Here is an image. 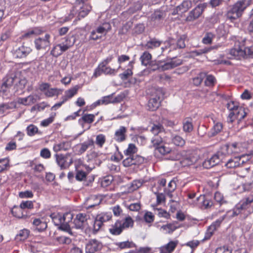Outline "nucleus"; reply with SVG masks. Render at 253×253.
<instances>
[{
    "label": "nucleus",
    "instance_id": "obj_1",
    "mask_svg": "<svg viewBox=\"0 0 253 253\" xmlns=\"http://www.w3.org/2000/svg\"><path fill=\"white\" fill-rule=\"evenodd\" d=\"M230 113L227 118L228 123H233L237 121V125L247 115L246 109L239 105V103L235 101H230L226 105Z\"/></svg>",
    "mask_w": 253,
    "mask_h": 253
},
{
    "label": "nucleus",
    "instance_id": "obj_2",
    "mask_svg": "<svg viewBox=\"0 0 253 253\" xmlns=\"http://www.w3.org/2000/svg\"><path fill=\"white\" fill-rule=\"evenodd\" d=\"M50 217L55 225L58 226L61 230L73 235L69 224L73 218V214L71 213L67 212L64 214L53 213L50 215Z\"/></svg>",
    "mask_w": 253,
    "mask_h": 253
},
{
    "label": "nucleus",
    "instance_id": "obj_3",
    "mask_svg": "<svg viewBox=\"0 0 253 253\" xmlns=\"http://www.w3.org/2000/svg\"><path fill=\"white\" fill-rule=\"evenodd\" d=\"M252 0H240L229 7L227 11V18L233 20L240 17L244 11L251 5Z\"/></svg>",
    "mask_w": 253,
    "mask_h": 253
},
{
    "label": "nucleus",
    "instance_id": "obj_4",
    "mask_svg": "<svg viewBox=\"0 0 253 253\" xmlns=\"http://www.w3.org/2000/svg\"><path fill=\"white\" fill-rule=\"evenodd\" d=\"M246 142H233L222 145L220 149L224 156L230 154H237L244 152L247 148Z\"/></svg>",
    "mask_w": 253,
    "mask_h": 253
},
{
    "label": "nucleus",
    "instance_id": "obj_5",
    "mask_svg": "<svg viewBox=\"0 0 253 253\" xmlns=\"http://www.w3.org/2000/svg\"><path fill=\"white\" fill-rule=\"evenodd\" d=\"M253 55V43L243 49L240 47L231 49L227 56L230 59H241L242 58H248Z\"/></svg>",
    "mask_w": 253,
    "mask_h": 253
},
{
    "label": "nucleus",
    "instance_id": "obj_6",
    "mask_svg": "<svg viewBox=\"0 0 253 253\" xmlns=\"http://www.w3.org/2000/svg\"><path fill=\"white\" fill-rule=\"evenodd\" d=\"M75 42V38L73 36L67 37L64 41L53 46L51 50V54L55 57H57L67 50Z\"/></svg>",
    "mask_w": 253,
    "mask_h": 253
},
{
    "label": "nucleus",
    "instance_id": "obj_7",
    "mask_svg": "<svg viewBox=\"0 0 253 253\" xmlns=\"http://www.w3.org/2000/svg\"><path fill=\"white\" fill-rule=\"evenodd\" d=\"M91 9V6L89 4H75L69 14L68 19L71 20L74 17L78 19L86 16Z\"/></svg>",
    "mask_w": 253,
    "mask_h": 253
},
{
    "label": "nucleus",
    "instance_id": "obj_8",
    "mask_svg": "<svg viewBox=\"0 0 253 253\" xmlns=\"http://www.w3.org/2000/svg\"><path fill=\"white\" fill-rule=\"evenodd\" d=\"M153 90V94L148 103V109L151 111H155L159 108L164 96V93L161 88H154Z\"/></svg>",
    "mask_w": 253,
    "mask_h": 253
},
{
    "label": "nucleus",
    "instance_id": "obj_9",
    "mask_svg": "<svg viewBox=\"0 0 253 253\" xmlns=\"http://www.w3.org/2000/svg\"><path fill=\"white\" fill-rule=\"evenodd\" d=\"M111 29V25L109 23L105 22L92 29L88 37L89 41H97L102 39L105 36Z\"/></svg>",
    "mask_w": 253,
    "mask_h": 253
},
{
    "label": "nucleus",
    "instance_id": "obj_10",
    "mask_svg": "<svg viewBox=\"0 0 253 253\" xmlns=\"http://www.w3.org/2000/svg\"><path fill=\"white\" fill-rule=\"evenodd\" d=\"M252 202H253V196H250L243 199L236 206L235 213L237 214L239 213L248 214L252 212L250 205Z\"/></svg>",
    "mask_w": 253,
    "mask_h": 253
},
{
    "label": "nucleus",
    "instance_id": "obj_11",
    "mask_svg": "<svg viewBox=\"0 0 253 253\" xmlns=\"http://www.w3.org/2000/svg\"><path fill=\"white\" fill-rule=\"evenodd\" d=\"M121 68V65H119L117 69H113L107 65H105L103 67H102L101 65H98L97 67L94 70L93 77L97 78L101 76L102 74L106 75L115 76Z\"/></svg>",
    "mask_w": 253,
    "mask_h": 253
},
{
    "label": "nucleus",
    "instance_id": "obj_12",
    "mask_svg": "<svg viewBox=\"0 0 253 253\" xmlns=\"http://www.w3.org/2000/svg\"><path fill=\"white\" fill-rule=\"evenodd\" d=\"M207 7V3H203L198 4L193 10L189 12L186 18V21L193 22L201 16Z\"/></svg>",
    "mask_w": 253,
    "mask_h": 253
},
{
    "label": "nucleus",
    "instance_id": "obj_13",
    "mask_svg": "<svg viewBox=\"0 0 253 253\" xmlns=\"http://www.w3.org/2000/svg\"><path fill=\"white\" fill-rule=\"evenodd\" d=\"M112 217L111 212H103L97 215L93 224V230L96 232L98 231L103 223L110 220Z\"/></svg>",
    "mask_w": 253,
    "mask_h": 253
},
{
    "label": "nucleus",
    "instance_id": "obj_14",
    "mask_svg": "<svg viewBox=\"0 0 253 253\" xmlns=\"http://www.w3.org/2000/svg\"><path fill=\"white\" fill-rule=\"evenodd\" d=\"M223 154L221 149L211 157L207 158L203 163V167L206 169H210L218 164L223 158Z\"/></svg>",
    "mask_w": 253,
    "mask_h": 253
},
{
    "label": "nucleus",
    "instance_id": "obj_15",
    "mask_svg": "<svg viewBox=\"0 0 253 253\" xmlns=\"http://www.w3.org/2000/svg\"><path fill=\"white\" fill-rule=\"evenodd\" d=\"M103 244L101 241L96 239H91L85 244L86 253H95L101 251Z\"/></svg>",
    "mask_w": 253,
    "mask_h": 253
},
{
    "label": "nucleus",
    "instance_id": "obj_16",
    "mask_svg": "<svg viewBox=\"0 0 253 253\" xmlns=\"http://www.w3.org/2000/svg\"><path fill=\"white\" fill-rule=\"evenodd\" d=\"M50 35L48 33H46L43 37L42 36L36 39L34 43L36 49L37 50L45 49L49 47L50 45Z\"/></svg>",
    "mask_w": 253,
    "mask_h": 253
},
{
    "label": "nucleus",
    "instance_id": "obj_17",
    "mask_svg": "<svg viewBox=\"0 0 253 253\" xmlns=\"http://www.w3.org/2000/svg\"><path fill=\"white\" fill-rule=\"evenodd\" d=\"M89 216L86 213H79L74 220V224L77 229H83L87 225V220Z\"/></svg>",
    "mask_w": 253,
    "mask_h": 253
},
{
    "label": "nucleus",
    "instance_id": "obj_18",
    "mask_svg": "<svg viewBox=\"0 0 253 253\" xmlns=\"http://www.w3.org/2000/svg\"><path fill=\"white\" fill-rule=\"evenodd\" d=\"M32 51L30 47L25 46L24 44L21 46L13 49V56L18 58H23L26 57Z\"/></svg>",
    "mask_w": 253,
    "mask_h": 253
},
{
    "label": "nucleus",
    "instance_id": "obj_19",
    "mask_svg": "<svg viewBox=\"0 0 253 253\" xmlns=\"http://www.w3.org/2000/svg\"><path fill=\"white\" fill-rule=\"evenodd\" d=\"M14 81V78L13 77H6L0 86V94L7 95L9 92L10 87L13 85Z\"/></svg>",
    "mask_w": 253,
    "mask_h": 253
},
{
    "label": "nucleus",
    "instance_id": "obj_20",
    "mask_svg": "<svg viewBox=\"0 0 253 253\" xmlns=\"http://www.w3.org/2000/svg\"><path fill=\"white\" fill-rule=\"evenodd\" d=\"M151 122L153 124V126H172L175 125L174 123L171 121H169L166 119H161L159 116H153L151 119Z\"/></svg>",
    "mask_w": 253,
    "mask_h": 253
},
{
    "label": "nucleus",
    "instance_id": "obj_21",
    "mask_svg": "<svg viewBox=\"0 0 253 253\" xmlns=\"http://www.w3.org/2000/svg\"><path fill=\"white\" fill-rule=\"evenodd\" d=\"M164 127H151L150 131L154 134L155 137L151 141L154 146L159 145L162 142L163 129Z\"/></svg>",
    "mask_w": 253,
    "mask_h": 253
},
{
    "label": "nucleus",
    "instance_id": "obj_22",
    "mask_svg": "<svg viewBox=\"0 0 253 253\" xmlns=\"http://www.w3.org/2000/svg\"><path fill=\"white\" fill-rule=\"evenodd\" d=\"M37 95L31 94L26 97H19L17 98L16 104L17 103L25 106H30L35 103L37 101Z\"/></svg>",
    "mask_w": 253,
    "mask_h": 253
},
{
    "label": "nucleus",
    "instance_id": "obj_23",
    "mask_svg": "<svg viewBox=\"0 0 253 253\" xmlns=\"http://www.w3.org/2000/svg\"><path fill=\"white\" fill-rule=\"evenodd\" d=\"M182 225H179L178 222L174 221L167 223L161 226L160 230L165 234H172L176 229L181 227Z\"/></svg>",
    "mask_w": 253,
    "mask_h": 253
},
{
    "label": "nucleus",
    "instance_id": "obj_24",
    "mask_svg": "<svg viewBox=\"0 0 253 253\" xmlns=\"http://www.w3.org/2000/svg\"><path fill=\"white\" fill-rule=\"evenodd\" d=\"M94 143L93 139H88L83 143L77 144L75 147L76 151L78 154H82L86 151L89 147L93 146Z\"/></svg>",
    "mask_w": 253,
    "mask_h": 253
},
{
    "label": "nucleus",
    "instance_id": "obj_25",
    "mask_svg": "<svg viewBox=\"0 0 253 253\" xmlns=\"http://www.w3.org/2000/svg\"><path fill=\"white\" fill-rule=\"evenodd\" d=\"M122 225V220H117L114 223L111 225L109 228L110 233L113 235H119L123 231Z\"/></svg>",
    "mask_w": 253,
    "mask_h": 253
},
{
    "label": "nucleus",
    "instance_id": "obj_26",
    "mask_svg": "<svg viewBox=\"0 0 253 253\" xmlns=\"http://www.w3.org/2000/svg\"><path fill=\"white\" fill-rule=\"evenodd\" d=\"M178 244V241H171L167 244L162 246L159 250L160 253H171Z\"/></svg>",
    "mask_w": 253,
    "mask_h": 253
},
{
    "label": "nucleus",
    "instance_id": "obj_27",
    "mask_svg": "<svg viewBox=\"0 0 253 253\" xmlns=\"http://www.w3.org/2000/svg\"><path fill=\"white\" fill-rule=\"evenodd\" d=\"M42 33V30L39 28H34L30 29L23 34L19 38L21 40H28L35 36L41 35Z\"/></svg>",
    "mask_w": 253,
    "mask_h": 253
},
{
    "label": "nucleus",
    "instance_id": "obj_28",
    "mask_svg": "<svg viewBox=\"0 0 253 253\" xmlns=\"http://www.w3.org/2000/svg\"><path fill=\"white\" fill-rule=\"evenodd\" d=\"M101 200L99 198L95 196H91L86 200L85 205L86 208L89 209L98 206Z\"/></svg>",
    "mask_w": 253,
    "mask_h": 253
},
{
    "label": "nucleus",
    "instance_id": "obj_29",
    "mask_svg": "<svg viewBox=\"0 0 253 253\" xmlns=\"http://www.w3.org/2000/svg\"><path fill=\"white\" fill-rule=\"evenodd\" d=\"M71 147V142L70 141H63L54 144L53 150L57 152L61 151L68 150Z\"/></svg>",
    "mask_w": 253,
    "mask_h": 253
},
{
    "label": "nucleus",
    "instance_id": "obj_30",
    "mask_svg": "<svg viewBox=\"0 0 253 253\" xmlns=\"http://www.w3.org/2000/svg\"><path fill=\"white\" fill-rule=\"evenodd\" d=\"M182 63V61L180 59L171 60L170 62H167L164 65H161V70L165 71L175 68Z\"/></svg>",
    "mask_w": 253,
    "mask_h": 253
},
{
    "label": "nucleus",
    "instance_id": "obj_31",
    "mask_svg": "<svg viewBox=\"0 0 253 253\" xmlns=\"http://www.w3.org/2000/svg\"><path fill=\"white\" fill-rule=\"evenodd\" d=\"M133 61H130L128 65V68L123 73L119 74V77L122 80H126L132 75V69L133 68Z\"/></svg>",
    "mask_w": 253,
    "mask_h": 253
},
{
    "label": "nucleus",
    "instance_id": "obj_32",
    "mask_svg": "<svg viewBox=\"0 0 253 253\" xmlns=\"http://www.w3.org/2000/svg\"><path fill=\"white\" fill-rule=\"evenodd\" d=\"M126 127H121L115 133L114 139L117 142H122L126 139Z\"/></svg>",
    "mask_w": 253,
    "mask_h": 253
},
{
    "label": "nucleus",
    "instance_id": "obj_33",
    "mask_svg": "<svg viewBox=\"0 0 253 253\" xmlns=\"http://www.w3.org/2000/svg\"><path fill=\"white\" fill-rule=\"evenodd\" d=\"M55 157L56 162L61 169H65L68 167V165L66 163L67 155L64 156L62 154H56L55 155Z\"/></svg>",
    "mask_w": 253,
    "mask_h": 253
},
{
    "label": "nucleus",
    "instance_id": "obj_34",
    "mask_svg": "<svg viewBox=\"0 0 253 253\" xmlns=\"http://www.w3.org/2000/svg\"><path fill=\"white\" fill-rule=\"evenodd\" d=\"M33 224L35 226L36 229L39 232L44 230L47 226L46 222L39 218L34 219Z\"/></svg>",
    "mask_w": 253,
    "mask_h": 253
},
{
    "label": "nucleus",
    "instance_id": "obj_35",
    "mask_svg": "<svg viewBox=\"0 0 253 253\" xmlns=\"http://www.w3.org/2000/svg\"><path fill=\"white\" fill-rule=\"evenodd\" d=\"M192 6L191 1L189 0H184L182 3L176 7L177 12L181 13L187 11Z\"/></svg>",
    "mask_w": 253,
    "mask_h": 253
},
{
    "label": "nucleus",
    "instance_id": "obj_36",
    "mask_svg": "<svg viewBox=\"0 0 253 253\" xmlns=\"http://www.w3.org/2000/svg\"><path fill=\"white\" fill-rule=\"evenodd\" d=\"M79 86L76 85L74 87L70 88L65 92V94L62 97V99L67 101L69 99L73 97L77 93L79 89Z\"/></svg>",
    "mask_w": 253,
    "mask_h": 253
},
{
    "label": "nucleus",
    "instance_id": "obj_37",
    "mask_svg": "<svg viewBox=\"0 0 253 253\" xmlns=\"http://www.w3.org/2000/svg\"><path fill=\"white\" fill-rule=\"evenodd\" d=\"M16 107V102H11L8 103L1 104L0 105V115H5L9 109Z\"/></svg>",
    "mask_w": 253,
    "mask_h": 253
},
{
    "label": "nucleus",
    "instance_id": "obj_38",
    "mask_svg": "<svg viewBox=\"0 0 253 253\" xmlns=\"http://www.w3.org/2000/svg\"><path fill=\"white\" fill-rule=\"evenodd\" d=\"M95 115L93 114H84L79 120V123L84 126V123L91 124L94 121Z\"/></svg>",
    "mask_w": 253,
    "mask_h": 253
},
{
    "label": "nucleus",
    "instance_id": "obj_39",
    "mask_svg": "<svg viewBox=\"0 0 253 253\" xmlns=\"http://www.w3.org/2000/svg\"><path fill=\"white\" fill-rule=\"evenodd\" d=\"M30 234V231L27 229H23L19 231L16 235L15 239L18 241H24L28 238Z\"/></svg>",
    "mask_w": 253,
    "mask_h": 253
},
{
    "label": "nucleus",
    "instance_id": "obj_40",
    "mask_svg": "<svg viewBox=\"0 0 253 253\" xmlns=\"http://www.w3.org/2000/svg\"><path fill=\"white\" fill-rule=\"evenodd\" d=\"M34 69L37 72H41L43 70L45 67V61L43 60H36L32 64Z\"/></svg>",
    "mask_w": 253,
    "mask_h": 253
},
{
    "label": "nucleus",
    "instance_id": "obj_41",
    "mask_svg": "<svg viewBox=\"0 0 253 253\" xmlns=\"http://www.w3.org/2000/svg\"><path fill=\"white\" fill-rule=\"evenodd\" d=\"M224 217L225 215L220 217L218 219H217L214 222H213L209 227L207 231L209 232H211V233L213 234V232L216 230V228L220 226V223L224 220Z\"/></svg>",
    "mask_w": 253,
    "mask_h": 253
},
{
    "label": "nucleus",
    "instance_id": "obj_42",
    "mask_svg": "<svg viewBox=\"0 0 253 253\" xmlns=\"http://www.w3.org/2000/svg\"><path fill=\"white\" fill-rule=\"evenodd\" d=\"M224 217L225 215L220 217L218 219H217L214 222H213L209 227L207 231L209 232H211V233L213 234V232L216 230V228L220 226V223L224 220Z\"/></svg>",
    "mask_w": 253,
    "mask_h": 253
},
{
    "label": "nucleus",
    "instance_id": "obj_43",
    "mask_svg": "<svg viewBox=\"0 0 253 253\" xmlns=\"http://www.w3.org/2000/svg\"><path fill=\"white\" fill-rule=\"evenodd\" d=\"M176 184L174 180H171L168 184V187L165 188V192L169 197H172V193L175 190Z\"/></svg>",
    "mask_w": 253,
    "mask_h": 253
},
{
    "label": "nucleus",
    "instance_id": "obj_44",
    "mask_svg": "<svg viewBox=\"0 0 253 253\" xmlns=\"http://www.w3.org/2000/svg\"><path fill=\"white\" fill-rule=\"evenodd\" d=\"M161 43V41L156 39H152L147 42L145 44V47L147 49H153L159 47Z\"/></svg>",
    "mask_w": 253,
    "mask_h": 253
},
{
    "label": "nucleus",
    "instance_id": "obj_45",
    "mask_svg": "<svg viewBox=\"0 0 253 253\" xmlns=\"http://www.w3.org/2000/svg\"><path fill=\"white\" fill-rule=\"evenodd\" d=\"M240 157H235L233 159H230L226 164V166L228 168H235L240 166Z\"/></svg>",
    "mask_w": 253,
    "mask_h": 253
},
{
    "label": "nucleus",
    "instance_id": "obj_46",
    "mask_svg": "<svg viewBox=\"0 0 253 253\" xmlns=\"http://www.w3.org/2000/svg\"><path fill=\"white\" fill-rule=\"evenodd\" d=\"M151 55L149 52H144L140 58L141 64L144 66L149 64L151 62Z\"/></svg>",
    "mask_w": 253,
    "mask_h": 253
},
{
    "label": "nucleus",
    "instance_id": "obj_47",
    "mask_svg": "<svg viewBox=\"0 0 253 253\" xmlns=\"http://www.w3.org/2000/svg\"><path fill=\"white\" fill-rule=\"evenodd\" d=\"M249 167H240L236 170L237 175L241 177H245L249 173Z\"/></svg>",
    "mask_w": 253,
    "mask_h": 253
},
{
    "label": "nucleus",
    "instance_id": "obj_48",
    "mask_svg": "<svg viewBox=\"0 0 253 253\" xmlns=\"http://www.w3.org/2000/svg\"><path fill=\"white\" fill-rule=\"evenodd\" d=\"M156 146L157 145L155 146H156L155 151L156 154L159 153L162 155H165L166 154L169 153L171 151L169 147H166V146L163 145L160 146Z\"/></svg>",
    "mask_w": 253,
    "mask_h": 253
},
{
    "label": "nucleus",
    "instance_id": "obj_49",
    "mask_svg": "<svg viewBox=\"0 0 253 253\" xmlns=\"http://www.w3.org/2000/svg\"><path fill=\"white\" fill-rule=\"evenodd\" d=\"M137 151L136 146L132 143L128 145L127 148L124 151V154L126 156L134 155Z\"/></svg>",
    "mask_w": 253,
    "mask_h": 253
},
{
    "label": "nucleus",
    "instance_id": "obj_50",
    "mask_svg": "<svg viewBox=\"0 0 253 253\" xmlns=\"http://www.w3.org/2000/svg\"><path fill=\"white\" fill-rule=\"evenodd\" d=\"M23 211L24 210L20 206L19 207H14L12 210L11 211L12 214L14 216L19 218H21L24 217V216L23 214Z\"/></svg>",
    "mask_w": 253,
    "mask_h": 253
},
{
    "label": "nucleus",
    "instance_id": "obj_51",
    "mask_svg": "<svg viewBox=\"0 0 253 253\" xmlns=\"http://www.w3.org/2000/svg\"><path fill=\"white\" fill-rule=\"evenodd\" d=\"M117 245L121 249L136 247V245L134 243L128 241L118 243Z\"/></svg>",
    "mask_w": 253,
    "mask_h": 253
},
{
    "label": "nucleus",
    "instance_id": "obj_52",
    "mask_svg": "<svg viewBox=\"0 0 253 253\" xmlns=\"http://www.w3.org/2000/svg\"><path fill=\"white\" fill-rule=\"evenodd\" d=\"M134 221L130 216L126 217L124 221L122 220V225L123 229L126 228H128L129 227H132Z\"/></svg>",
    "mask_w": 253,
    "mask_h": 253
},
{
    "label": "nucleus",
    "instance_id": "obj_53",
    "mask_svg": "<svg viewBox=\"0 0 253 253\" xmlns=\"http://www.w3.org/2000/svg\"><path fill=\"white\" fill-rule=\"evenodd\" d=\"M106 141V137L104 134H100L96 137L95 143L99 147H102Z\"/></svg>",
    "mask_w": 253,
    "mask_h": 253
},
{
    "label": "nucleus",
    "instance_id": "obj_54",
    "mask_svg": "<svg viewBox=\"0 0 253 253\" xmlns=\"http://www.w3.org/2000/svg\"><path fill=\"white\" fill-rule=\"evenodd\" d=\"M206 77V73H201L198 76L193 79V83L196 86L199 85L204 78Z\"/></svg>",
    "mask_w": 253,
    "mask_h": 253
},
{
    "label": "nucleus",
    "instance_id": "obj_55",
    "mask_svg": "<svg viewBox=\"0 0 253 253\" xmlns=\"http://www.w3.org/2000/svg\"><path fill=\"white\" fill-rule=\"evenodd\" d=\"M217 47L218 46H213L211 47H205L202 49L195 50L193 51V53H194L196 55H200L202 54L206 53L210 51L211 49H216Z\"/></svg>",
    "mask_w": 253,
    "mask_h": 253
},
{
    "label": "nucleus",
    "instance_id": "obj_56",
    "mask_svg": "<svg viewBox=\"0 0 253 253\" xmlns=\"http://www.w3.org/2000/svg\"><path fill=\"white\" fill-rule=\"evenodd\" d=\"M198 200L201 201L203 203V206L207 209L210 208L212 205V203L210 200L205 199L204 196H200L197 198Z\"/></svg>",
    "mask_w": 253,
    "mask_h": 253
},
{
    "label": "nucleus",
    "instance_id": "obj_57",
    "mask_svg": "<svg viewBox=\"0 0 253 253\" xmlns=\"http://www.w3.org/2000/svg\"><path fill=\"white\" fill-rule=\"evenodd\" d=\"M172 143L177 146H183L185 144V140L179 136H175L172 139Z\"/></svg>",
    "mask_w": 253,
    "mask_h": 253
},
{
    "label": "nucleus",
    "instance_id": "obj_58",
    "mask_svg": "<svg viewBox=\"0 0 253 253\" xmlns=\"http://www.w3.org/2000/svg\"><path fill=\"white\" fill-rule=\"evenodd\" d=\"M56 240L60 244L69 245L72 242V240L70 238L65 236L58 237Z\"/></svg>",
    "mask_w": 253,
    "mask_h": 253
},
{
    "label": "nucleus",
    "instance_id": "obj_59",
    "mask_svg": "<svg viewBox=\"0 0 253 253\" xmlns=\"http://www.w3.org/2000/svg\"><path fill=\"white\" fill-rule=\"evenodd\" d=\"M206 79L205 81V85L206 86H209L214 85V84L215 83V81H216V80H215L214 77L212 75H207V76L206 75Z\"/></svg>",
    "mask_w": 253,
    "mask_h": 253
},
{
    "label": "nucleus",
    "instance_id": "obj_60",
    "mask_svg": "<svg viewBox=\"0 0 253 253\" xmlns=\"http://www.w3.org/2000/svg\"><path fill=\"white\" fill-rule=\"evenodd\" d=\"M214 38V35L211 33H207L202 40V42L204 44H211Z\"/></svg>",
    "mask_w": 253,
    "mask_h": 253
},
{
    "label": "nucleus",
    "instance_id": "obj_61",
    "mask_svg": "<svg viewBox=\"0 0 253 253\" xmlns=\"http://www.w3.org/2000/svg\"><path fill=\"white\" fill-rule=\"evenodd\" d=\"M44 94L47 97H53L55 95L57 96L59 94V90L56 88H49Z\"/></svg>",
    "mask_w": 253,
    "mask_h": 253
},
{
    "label": "nucleus",
    "instance_id": "obj_62",
    "mask_svg": "<svg viewBox=\"0 0 253 253\" xmlns=\"http://www.w3.org/2000/svg\"><path fill=\"white\" fill-rule=\"evenodd\" d=\"M186 39V35H183L180 36L177 41V48H183L185 47V40Z\"/></svg>",
    "mask_w": 253,
    "mask_h": 253
},
{
    "label": "nucleus",
    "instance_id": "obj_63",
    "mask_svg": "<svg viewBox=\"0 0 253 253\" xmlns=\"http://www.w3.org/2000/svg\"><path fill=\"white\" fill-rule=\"evenodd\" d=\"M133 165H139L143 163L144 159L139 155H132Z\"/></svg>",
    "mask_w": 253,
    "mask_h": 253
},
{
    "label": "nucleus",
    "instance_id": "obj_64",
    "mask_svg": "<svg viewBox=\"0 0 253 253\" xmlns=\"http://www.w3.org/2000/svg\"><path fill=\"white\" fill-rule=\"evenodd\" d=\"M215 253H232V251L227 246H224L217 248Z\"/></svg>",
    "mask_w": 253,
    "mask_h": 253
}]
</instances>
